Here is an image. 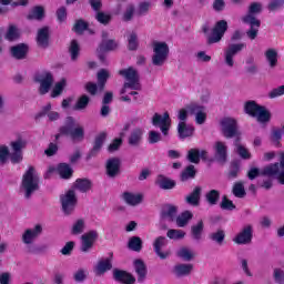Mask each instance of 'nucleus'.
<instances>
[{"mask_svg":"<svg viewBox=\"0 0 284 284\" xmlns=\"http://www.w3.org/2000/svg\"><path fill=\"white\" fill-rule=\"evenodd\" d=\"M178 134L180 139H187L194 134V128L187 125L185 122H180L178 125Z\"/></svg>","mask_w":284,"mask_h":284,"instance_id":"nucleus-33","label":"nucleus"},{"mask_svg":"<svg viewBox=\"0 0 284 284\" xmlns=\"http://www.w3.org/2000/svg\"><path fill=\"white\" fill-rule=\"evenodd\" d=\"M134 268L138 274V281H143L145 278V274H148V270L145 268V264L141 260L134 261Z\"/></svg>","mask_w":284,"mask_h":284,"instance_id":"nucleus-40","label":"nucleus"},{"mask_svg":"<svg viewBox=\"0 0 284 284\" xmlns=\"http://www.w3.org/2000/svg\"><path fill=\"white\" fill-rule=\"evenodd\" d=\"M205 224H203V220H200L196 224L191 227V235L193 241H201L203 239V230Z\"/></svg>","mask_w":284,"mask_h":284,"instance_id":"nucleus-35","label":"nucleus"},{"mask_svg":"<svg viewBox=\"0 0 284 284\" xmlns=\"http://www.w3.org/2000/svg\"><path fill=\"white\" fill-rule=\"evenodd\" d=\"M65 79H62L61 81L57 82L51 91V99H57V97H61L63 94V90L65 89Z\"/></svg>","mask_w":284,"mask_h":284,"instance_id":"nucleus-44","label":"nucleus"},{"mask_svg":"<svg viewBox=\"0 0 284 284\" xmlns=\"http://www.w3.org/2000/svg\"><path fill=\"white\" fill-rule=\"evenodd\" d=\"M43 232V226L41 224H37L33 227L24 230L21 236V241L24 245H32L34 241L41 236V233Z\"/></svg>","mask_w":284,"mask_h":284,"instance_id":"nucleus-11","label":"nucleus"},{"mask_svg":"<svg viewBox=\"0 0 284 284\" xmlns=\"http://www.w3.org/2000/svg\"><path fill=\"white\" fill-rule=\"evenodd\" d=\"M243 48H245V43H233L226 48L224 52V61L229 68H234V57L243 51Z\"/></svg>","mask_w":284,"mask_h":284,"instance_id":"nucleus-12","label":"nucleus"},{"mask_svg":"<svg viewBox=\"0 0 284 284\" xmlns=\"http://www.w3.org/2000/svg\"><path fill=\"white\" fill-rule=\"evenodd\" d=\"M21 37V33H19V28L14 24H10L8 27L7 33L4 34V39L7 41H17Z\"/></svg>","mask_w":284,"mask_h":284,"instance_id":"nucleus-39","label":"nucleus"},{"mask_svg":"<svg viewBox=\"0 0 284 284\" xmlns=\"http://www.w3.org/2000/svg\"><path fill=\"white\" fill-rule=\"evenodd\" d=\"M241 172V164H239L237 161H233L231 163L229 173H227V179L230 181H233V179H239V173Z\"/></svg>","mask_w":284,"mask_h":284,"instance_id":"nucleus-45","label":"nucleus"},{"mask_svg":"<svg viewBox=\"0 0 284 284\" xmlns=\"http://www.w3.org/2000/svg\"><path fill=\"white\" fill-rule=\"evenodd\" d=\"M108 37H110V33L102 31V41L99 44L98 52H112L119 48V43L113 39L108 40Z\"/></svg>","mask_w":284,"mask_h":284,"instance_id":"nucleus-18","label":"nucleus"},{"mask_svg":"<svg viewBox=\"0 0 284 284\" xmlns=\"http://www.w3.org/2000/svg\"><path fill=\"white\" fill-rule=\"evenodd\" d=\"M85 230V221L78 220L72 226V234H81Z\"/></svg>","mask_w":284,"mask_h":284,"instance_id":"nucleus-59","label":"nucleus"},{"mask_svg":"<svg viewBox=\"0 0 284 284\" xmlns=\"http://www.w3.org/2000/svg\"><path fill=\"white\" fill-rule=\"evenodd\" d=\"M244 112L252 116L253 119H257L258 123H270L272 119V113L265 106L260 105L254 100H248L244 103Z\"/></svg>","mask_w":284,"mask_h":284,"instance_id":"nucleus-3","label":"nucleus"},{"mask_svg":"<svg viewBox=\"0 0 284 284\" xmlns=\"http://www.w3.org/2000/svg\"><path fill=\"white\" fill-rule=\"evenodd\" d=\"M105 172L109 179H116L121 174V159L110 158L105 164Z\"/></svg>","mask_w":284,"mask_h":284,"instance_id":"nucleus-15","label":"nucleus"},{"mask_svg":"<svg viewBox=\"0 0 284 284\" xmlns=\"http://www.w3.org/2000/svg\"><path fill=\"white\" fill-rule=\"evenodd\" d=\"M263 12V4L261 2H252L248 6L247 14L242 17V21L250 26V29L246 31V37L254 41L258 37V30L261 28V20L257 19L256 14Z\"/></svg>","mask_w":284,"mask_h":284,"instance_id":"nucleus-1","label":"nucleus"},{"mask_svg":"<svg viewBox=\"0 0 284 284\" xmlns=\"http://www.w3.org/2000/svg\"><path fill=\"white\" fill-rule=\"evenodd\" d=\"M186 159L189 163L197 165V163H201V151L199 149L189 150Z\"/></svg>","mask_w":284,"mask_h":284,"instance_id":"nucleus-42","label":"nucleus"},{"mask_svg":"<svg viewBox=\"0 0 284 284\" xmlns=\"http://www.w3.org/2000/svg\"><path fill=\"white\" fill-rule=\"evenodd\" d=\"M45 19V8L43 6H34L27 14L28 21H43Z\"/></svg>","mask_w":284,"mask_h":284,"instance_id":"nucleus-25","label":"nucleus"},{"mask_svg":"<svg viewBox=\"0 0 284 284\" xmlns=\"http://www.w3.org/2000/svg\"><path fill=\"white\" fill-rule=\"evenodd\" d=\"M281 139H283V131L281 129H273L271 132V141L275 145H281Z\"/></svg>","mask_w":284,"mask_h":284,"instance_id":"nucleus-55","label":"nucleus"},{"mask_svg":"<svg viewBox=\"0 0 284 284\" xmlns=\"http://www.w3.org/2000/svg\"><path fill=\"white\" fill-rule=\"evenodd\" d=\"M22 187L26 192V199H30L39 190V178L34 175V166H29L22 176Z\"/></svg>","mask_w":284,"mask_h":284,"instance_id":"nucleus-5","label":"nucleus"},{"mask_svg":"<svg viewBox=\"0 0 284 284\" xmlns=\"http://www.w3.org/2000/svg\"><path fill=\"white\" fill-rule=\"evenodd\" d=\"M196 179V168L193 164L187 165L180 174V181L185 183Z\"/></svg>","mask_w":284,"mask_h":284,"instance_id":"nucleus-32","label":"nucleus"},{"mask_svg":"<svg viewBox=\"0 0 284 284\" xmlns=\"http://www.w3.org/2000/svg\"><path fill=\"white\" fill-rule=\"evenodd\" d=\"M152 125L154 128H160L162 134L164 136H168V134H170V128L172 125L170 113L164 112L163 116L159 113H154L152 118Z\"/></svg>","mask_w":284,"mask_h":284,"instance_id":"nucleus-9","label":"nucleus"},{"mask_svg":"<svg viewBox=\"0 0 284 284\" xmlns=\"http://www.w3.org/2000/svg\"><path fill=\"white\" fill-rule=\"evenodd\" d=\"M192 221V215L191 214H180L178 215L175 223L178 227H185Z\"/></svg>","mask_w":284,"mask_h":284,"instance_id":"nucleus-53","label":"nucleus"},{"mask_svg":"<svg viewBox=\"0 0 284 284\" xmlns=\"http://www.w3.org/2000/svg\"><path fill=\"white\" fill-rule=\"evenodd\" d=\"M220 207L226 212H233V210H236V204L232 200L227 199V195H223Z\"/></svg>","mask_w":284,"mask_h":284,"instance_id":"nucleus-46","label":"nucleus"},{"mask_svg":"<svg viewBox=\"0 0 284 284\" xmlns=\"http://www.w3.org/2000/svg\"><path fill=\"white\" fill-rule=\"evenodd\" d=\"M88 28H90V24L85 20L79 19L75 21L72 30L75 34H83Z\"/></svg>","mask_w":284,"mask_h":284,"instance_id":"nucleus-47","label":"nucleus"},{"mask_svg":"<svg viewBox=\"0 0 284 284\" xmlns=\"http://www.w3.org/2000/svg\"><path fill=\"white\" fill-rule=\"evenodd\" d=\"M225 32H227V21H217L213 27L211 34L207 37V45H213V43H220L223 37H225Z\"/></svg>","mask_w":284,"mask_h":284,"instance_id":"nucleus-8","label":"nucleus"},{"mask_svg":"<svg viewBox=\"0 0 284 284\" xmlns=\"http://www.w3.org/2000/svg\"><path fill=\"white\" fill-rule=\"evenodd\" d=\"M278 170L284 171V151L280 154V162L266 165L262 170V174L263 176H276V174H278Z\"/></svg>","mask_w":284,"mask_h":284,"instance_id":"nucleus-17","label":"nucleus"},{"mask_svg":"<svg viewBox=\"0 0 284 284\" xmlns=\"http://www.w3.org/2000/svg\"><path fill=\"white\" fill-rule=\"evenodd\" d=\"M10 145L13 152H22L21 150L26 148V141L18 139L17 141L11 142Z\"/></svg>","mask_w":284,"mask_h":284,"instance_id":"nucleus-63","label":"nucleus"},{"mask_svg":"<svg viewBox=\"0 0 284 284\" xmlns=\"http://www.w3.org/2000/svg\"><path fill=\"white\" fill-rule=\"evenodd\" d=\"M36 42L38 48H42L45 50V48H49L50 45V27H42L38 30Z\"/></svg>","mask_w":284,"mask_h":284,"instance_id":"nucleus-19","label":"nucleus"},{"mask_svg":"<svg viewBox=\"0 0 284 284\" xmlns=\"http://www.w3.org/2000/svg\"><path fill=\"white\" fill-rule=\"evenodd\" d=\"M95 19L99 23H102V26H108V23L112 21V16L103 11H98Z\"/></svg>","mask_w":284,"mask_h":284,"instance_id":"nucleus-54","label":"nucleus"},{"mask_svg":"<svg viewBox=\"0 0 284 284\" xmlns=\"http://www.w3.org/2000/svg\"><path fill=\"white\" fill-rule=\"evenodd\" d=\"M55 17H57L59 23H63V21H65L68 19V9L65 7H60L55 11Z\"/></svg>","mask_w":284,"mask_h":284,"instance_id":"nucleus-58","label":"nucleus"},{"mask_svg":"<svg viewBox=\"0 0 284 284\" xmlns=\"http://www.w3.org/2000/svg\"><path fill=\"white\" fill-rule=\"evenodd\" d=\"M10 156V150L6 145H0V165H6L8 163V158Z\"/></svg>","mask_w":284,"mask_h":284,"instance_id":"nucleus-56","label":"nucleus"},{"mask_svg":"<svg viewBox=\"0 0 284 284\" xmlns=\"http://www.w3.org/2000/svg\"><path fill=\"white\" fill-rule=\"evenodd\" d=\"M209 205H216L221 199V192L219 190H211L205 195Z\"/></svg>","mask_w":284,"mask_h":284,"instance_id":"nucleus-41","label":"nucleus"},{"mask_svg":"<svg viewBox=\"0 0 284 284\" xmlns=\"http://www.w3.org/2000/svg\"><path fill=\"white\" fill-rule=\"evenodd\" d=\"M264 55L270 68H276L278 65V51L276 49H267Z\"/></svg>","mask_w":284,"mask_h":284,"instance_id":"nucleus-34","label":"nucleus"},{"mask_svg":"<svg viewBox=\"0 0 284 284\" xmlns=\"http://www.w3.org/2000/svg\"><path fill=\"white\" fill-rule=\"evenodd\" d=\"M105 139H108V134L105 132H101L95 136L93 141V146L87 154V161H90V159L99 156V153L101 152L103 144L105 143Z\"/></svg>","mask_w":284,"mask_h":284,"instance_id":"nucleus-14","label":"nucleus"},{"mask_svg":"<svg viewBox=\"0 0 284 284\" xmlns=\"http://www.w3.org/2000/svg\"><path fill=\"white\" fill-rule=\"evenodd\" d=\"M284 94V84L280 85L275 89H273L270 93H268V98L270 99H276L278 97H283Z\"/></svg>","mask_w":284,"mask_h":284,"instance_id":"nucleus-64","label":"nucleus"},{"mask_svg":"<svg viewBox=\"0 0 284 284\" xmlns=\"http://www.w3.org/2000/svg\"><path fill=\"white\" fill-rule=\"evenodd\" d=\"M40 83L39 94H48L50 92V88H52V83H54V77L51 72H45L42 79L37 80Z\"/></svg>","mask_w":284,"mask_h":284,"instance_id":"nucleus-22","label":"nucleus"},{"mask_svg":"<svg viewBox=\"0 0 284 284\" xmlns=\"http://www.w3.org/2000/svg\"><path fill=\"white\" fill-rule=\"evenodd\" d=\"M221 132L224 139H235V145L241 142V131L239 130V122L234 118H223L220 121Z\"/></svg>","mask_w":284,"mask_h":284,"instance_id":"nucleus-4","label":"nucleus"},{"mask_svg":"<svg viewBox=\"0 0 284 284\" xmlns=\"http://www.w3.org/2000/svg\"><path fill=\"white\" fill-rule=\"evenodd\" d=\"M108 270H112V262H110L109 258L106 260H101L98 265L95 266V274L97 276H101V274H105Z\"/></svg>","mask_w":284,"mask_h":284,"instance_id":"nucleus-38","label":"nucleus"},{"mask_svg":"<svg viewBox=\"0 0 284 284\" xmlns=\"http://www.w3.org/2000/svg\"><path fill=\"white\" fill-rule=\"evenodd\" d=\"M153 52V65L161 67L165 63V61H168V57H170V47L168 45L166 42H154Z\"/></svg>","mask_w":284,"mask_h":284,"instance_id":"nucleus-7","label":"nucleus"},{"mask_svg":"<svg viewBox=\"0 0 284 284\" xmlns=\"http://www.w3.org/2000/svg\"><path fill=\"white\" fill-rule=\"evenodd\" d=\"M118 74L123 77L126 82H124V88H130V90H141V75L139 71L133 67L119 70Z\"/></svg>","mask_w":284,"mask_h":284,"instance_id":"nucleus-6","label":"nucleus"},{"mask_svg":"<svg viewBox=\"0 0 284 284\" xmlns=\"http://www.w3.org/2000/svg\"><path fill=\"white\" fill-rule=\"evenodd\" d=\"M88 105H90V97H88L87 94H82L78 99L75 105L73 106V110H85Z\"/></svg>","mask_w":284,"mask_h":284,"instance_id":"nucleus-51","label":"nucleus"},{"mask_svg":"<svg viewBox=\"0 0 284 284\" xmlns=\"http://www.w3.org/2000/svg\"><path fill=\"white\" fill-rule=\"evenodd\" d=\"M193 265L192 264H178L174 266V274L175 276H187V274H190L193 270Z\"/></svg>","mask_w":284,"mask_h":284,"instance_id":"nucleus-37","label":"nucleus"},{"mask_svg":"<svg viewBox=\"0 0 284 284\" xmlns=\"http://www.w3.org/2000/svg\"><path fill=\"white\" fill-rule=\"evenodd\" d=\"M166 236L172 241H181V239H185V233L183 230L171 229L168 231Z\"/></svg>","mask_w":284,"mask_h":284,"instance_id":"nucleus-52","label":"nucleus"},{"mask_svg":"<svg viewBox=\"0 0 284 284\" xmlns=\"http://www.w3.org/2000/svg\"><path fill=\"white\" fill-rule=\"evenodd\" d=\"M215 159L219 163H225L227 161V145L224 142L217 141L214 145Z\"/></svg>","mask_w":284,"mask_h":284,"instance_id":"nucleus-26","label":"nucleus"},{"mask_svg":"<svg viewBox=\"0 0 284 284\" xmlns=\"http://www.w3.org/2000/svg\"><path fill=\"white\" fill-rule=\"evenodd\" d=\"M122 199L123 201H125V203L128 205H139L141 203H143V194L141 193H138V194H134V193H130V192H124L122 194Z\"/></svg>","mask_w":284,"mask_h":284,"instance_id":"nucleus-28","label":"nucleus"},{"mask_svg":"<svg viewBox=\"0 0 284 284\" xmlns=\"http://www.w3.org/2000/svg\"><path fill=\"white\" fill-rule=\"evenodd\" d=\"M201 192H203V189L201 186H195L193 191L185 196V203L192 205V207H199L201 205Z\"/></svg>","mask_w":284,"mask_h":284,"instance_id":"nucleus-23","label":"nucleus"},{"mask_svg":"<svg viewBox=\"0 0 284 284\" xmlns=\"http://www.w3.org/2000/svg\"><path fill=\"white\" fill-rule=\"evenodd\" d=\"M128 50L131 52H134L135 50H139V36H136V32H132L128 38Z\"/></svg>","mask_w":284,"mask_h":284,"instance_id":"nucleus-48","label":"nucleus"},{"mask_svg":"<svg viewBox=\"0 0 284 284\" xmlns=\"http://www.w3.org/2000/svg\"><path fill=\"white\" fill-rule=\"evenodd\" d=\"M57 172L60 179H63L64 181L72 179V175L74 174V170H72L68 163L58 164Z\"/></svg>","mask_w":284,"mask_h":284,"instance_id":"nucleus-31","label":"nucleus"},{"mask_svg":"<svg viewBox=\"0 0 284 284\" xmlns=\"http://www.w3.org/2000/svg\"><path fill=\"white\" fill-rule=\"evenodd\" d=\"M98 88L100 91L105 90V83H108V80L110 79V72L105 69H101L98 72Z\"/></svg>","mask_w":284,"mask_h":284,"instance_id":"nucleus-36","label":"nucleus"},{"mask_svg":"<svg viewBox=\"0 0 284 284\" xmlns=\"http://www.w3.org/2000/svg\"><path fill=\"white\" fill-rule=\"evenodd\" d=\"M155 185H158L160 190H174V187H176V181L163 174H159L155 179Z\"/></svg>","mask_w":284,"mask_h":284,"instance_id":"nucleus-24","label":"nucleus"},{"mask_svg":"<svg viewBox=\"0 0 284 284\" xmlns=\"http://www.w3.org/2000/svg\"><path fill=\"white\" fill-rule=\"evenodd\" d=\"M60 201L62 205V212H64V214H70L74 212V209L77 207V193L74 190H69L64 195L60 196Z\"/></svg>","mask_w":284,"mask_h":284,"instance_id":"nucleus-10","label":"nucleus"},{"mask_svg":"<svg viewBox=\"0 0 284 284\" xmlns=\"http://www.w3.org/2000/svg\"><path fill=\"white\" fill-rule=\"evenodd\" d=\"M179 212V207L173 204H164L162 205L161 214H176Z\"/></svg>","mask_w":284,"mask_h":284,"instance_id":"nucleus-62","label":"nucleus"},{"mask_svg":"<svg viewBox=\"0 0 284 284\" xmlns=\"http://www.w3.org/2000/svg\"><path fill=\"white\" fill-rule=\"evenodd\" d=\"M73 187L75 190H79V192H82V194H85L92 190V181L90 179H77L73 183Z\"/></svg>","mask_w":284,"mask_h":284,"instance_id":"nucleus-29","label":"nucleus"},{"mask_svg":"<svg viewBox=\"0 0 284 284\" xmlns=\"http://www.w3.org/2000/svg\"><path fill=\"white\" fill-rule=\"evenodd\" d=\"M11 57L17 61H23L30 52V47L26 43H19L10 48Z\"/></svg>","mask_w":284,"mask_h":284,"instance_id":"nucleus-21","label":"nucleus"},{"mask_svg":"<svg viewBox=\"0 0 284 284\" xmlns=\"http://www.w3.org/2000/svg\"><path fill=\"white\" fill-rule=\"evenodd\" d=\"M254 236V229L252 225H245L241 232L233 239L237 245H250Z\"/></svg>","mask_w":284,"mask_h":284,"instance_id":"nucleus-13","label":"nucleus"},{"mask_svg":"<svg viewBox=\"0 0 284 284\" xmlns=\"http://www.w3.org/2000/svg\"><path fill=\"white\" fill-rule=\"evenodd\" d=\"M141 141H143V129H133L128 138L129 145L132 148H139V145H141Z\"/></svg>","mask_w":284,"mask_h":284,"instance_id":"nucleus-27","label":"nucleus"},{"mask_svg":"<svg viewBox=\"0 0 284 284\" xmlns=\"http://www.w3.org/2000/svg\"><path fill=\"white\" fill-rule=\"evenodd\" d=\"M121 145H123V139L115 138L112 141V143L109 144L108 152H116V150H119V148H121Z\"/></svg>","mask_w":284,"mask_h":284,"instance_id":"nucleus-60","label":"nucleus"},{"mask_svg":"<svg viewBox=\"0 0 284 284\" xmlns=\"http://www.w3.org/2000/svg\"><path fill=\"white\" fill-rule=\"evenodd\" d=\"M69 52L71 54V60L77 61L79 59V52H81V47L79 45V41L72 40L69 47Z\"/></svg>","mask_w":284,"mask_h":284,"instance_id":"nucleus-49","label":"nucleus"},{"mask_svg":"<svg viewBox=\"0 0 284 284\" xmlns=\"http://www.w3.org/2000/svg\"><path fill=\"white\" fill-rule=\"evenodd\" d=\"M284 0H271L267 10L270 12H276V10H280V8H283Z\"/></svg>","mask_w":284,"mask_h":284,"instance_id":"nucleus-61","label":"nucleus"},{"mask_svg":"<svg viewBox=\"0 0 284 284\" xmlns=\"http://www.w3.org/2000/svg\"><path fill=\"white\" fill-rule=\"evenodd\" d=\"M232 192L236 199H245V195L247 194L243 182H235Z\"/></svg>","mask_w":284,"mask_h":284,"instance_id":"nucleus-43","label":"nucleus"},{"mask_svg":"<svg viewBox=\"0 0 284 284\" xmlns=\"http://www.w3.org/2000/svg\"><path fill=\"white\" fill-rule=\"evenodd\" d=\"M99 239V233L97 231H89L81 236V251L90 252L92 245Z\"/></svg>","mask_w":284,"mask_h":284,"instance_id":"nucleus-16","label":"nucleus"},{"mask_svg":"<svg viewBox=\"0 0 284 284\" xmlns=\"http://www.w3.org/2000/svg\"><path fill=\"white\" fill-rule=\"evenodd\" d=\"M165 245H168V239L163 236L158 237L153 243L155 254H158V256L162 260L168 258L171 254L170 250L163 251V247H165Z\"/></svg>","mask_w":284,"mask_h":284,"instance_id":"nucleus-20","label":"nucleus"},{"mask_svg":"<svg viewBox=\"0 0 284 284\" xmlns=\"http://www.w3.org/2000/svg\"><path fill=\"white\" fill-rule=\"evenodd\" d=\"M178 256H179V258H182V261H192V258H194L195 254H194V251H192L187 247H182L178 251Z\"/></svg>","mask_w":284,"mask_h":284,"instance_id":"nucleus-50","label":"nucleus"},{"mask_svg":"<svg viewBox=\"0 0 284 284\" xmlns=\"http://www.w3.org/2000/svg\"><path fill=\"white\" fill-rule=\"evenodd\" d=\"M113 276L115 281H119L123 284H134V282L136 281L134 276H132L130 273H126L125 271L115 270L113 271Z\"/></svg>","mask_w":284,"mask_h":284,"instance_id":"nucleus-30","label":"nucleus"},{"mask_svg":"<svg viewBox=\"0 0 284 284\" xmlns=\"http://www.w3.org/2000/svg\"><path fill=\"white\" fill-rule=\"evenodd\" d=\"M141 245H142L141 237H132L129 241V248L133 250V252H141Z\"/></svg>","mask_w":284,"mask_h":284,"instance_id":"nucleus-57","label":"nucleus"},{"mask_svg":"<svg viewBox=\"0 0 284 284\" xmlns=\"http://www.w3.org/2000/svg\"><path fill=\"white\" fill-rule=\"evenodd\" d=\"M61 136H70L73 141H82L85 139V130L81 125H77V121L72 116L65 119L64 125L59 128V133L55 134V141Z\"/></svg>","mask_w":284,"mask_h":284,"instance_id":"nucleus-2","label":"nucleus"}]
</instances>
